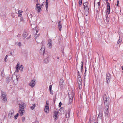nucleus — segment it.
<instances>
[{
	"mask_svg": "<svg viewBox=\"0 0 123 123\" xmlns=\"http://www.w3.org/2000/svg\"><path fill=\"white\" fill-rule=\"evenodd\" d=\"M103 99L104 101L105 108L103 109L104 113L105 114V115L107 116L109 113L108 109L110 105V100L109 96L107 92L105 94L103 95Z\"/></svg>",
	"mask_w": 123,
	"mask_h": 123,
	"instance_id": "obj_1",
	"label": "nucleus"
},
{
	"mask_svg": "<svg viewBox=\"0 0 123 123\" xmlns=\"http://www.w3.org/2000/svg\"><path fill=\"white\" fill-rule=\"evenodd\" d=\"M19 112L20 113V115L22 116L23 113L24 112V109L25 107L26 104L24 102H21V103L19 104Z\"/></svg>",
	"mask_w": 123,
	"mask_h": 123,
	"instance_id": "obj_2",
	"label": "nucleus"
},
{
	"mask_svg": "<svg viewBox=\"0 0 123 123\" xmlns=\"http://www.w3.org/2000/svg\"><path fill=\"white\" fill-rule=\"evenodd\" d=\"M1 94V99H2L4 101H7V98L6 93L3 92L2 91Z\"/></svg>",
	"mask_w": 123,
	"mask_h": 123,
	"instance_id": "obj_3",
	"label": "nucleus"
},
{
	"mask_svg": "<svg viewBox=\"0 0 123 123\" xmlns=\"http://www.w3.org/2000/svg\"><path fill=\"white\" fill-rule=\"evenodd\" d=\"M37 2V3L36 4V8L37 11L39 13L41 10L42 6L43 5V4L40 5V4H38V1Z\"/></svg>",
	"mask_w": 123,
	"mask_h": 123,
	"instance_id": "obj_4",
	"label": "nucleus"
},
{
	"mask_svg": "<svg viewBox=\"0 0 123 123\" xmlns=\"http://www.w3.org/2000/svg\"><path fill=\"white\" fill-rule=\"evenodd\" d=\"M89 3L87 2H86L84 3L83 6L84 9L85 10L87 11V12H88V10H89L88 5Z\"/></svg>",
	"mask_w": 123,
	"mask_h": 123,
	"instance_id": "obj_5",
	"label": "nucleus"
},
{
	"mask_svg": "<svg viewBox=\"0 0 123 123\" xmlns=\"http://www.w3.org/2000/svg\"><path fill=\"white\" fill-rule=\"evenodd\" d=\"M111 79L110 74L109 73H107L106 74V83L108 84L110 82Z\"/></svg>",
	"mask_w": 123,
	"mask_h": 123,
	"instance_id": "obj_6",
	"label": "nucleus"
},
{
	"mask_svg": "<svg viewBox=\"0 0 123 123\" xmlns=\"http://www.w3.org/2000/svg\"><path fill=\"white\" fill-rule=\"evenodd\" d=\"M36 82L34 79H33L31 81L30 83L29 84V85L32 88L34 87L35 84Z\"/></svg>",
	"mask_w": 123,
	"mask_h": 123,
	"instance_id": "obj_7",
	"label": "nucleus"
},
{
	"mask_svg": "<svg viewBox=\"0 0 123 123\" xmlns=\"http://www.w3.org/2000/svg\"><path fill=\"white\" fill-rule=\"evenodd\" d=\"M52 40L50 39L48 40L47 45L49 48L51 49L52 48Z\"/></svg>",
	"mask_w": 123,
	"mask_h": 123,
	"instance_id": "obj_8",
	"label": "nucleus"
},
{
	"mask_svg": "<svg viewBox=\"0 0 123 123\" xmlns=\"http://www.w3.org/2000/svg\"><path fill=\"white\" fill-rule=\"evenodd\" d=\"M110 5L109 3H108V4L107 5V8L106 10V14L107 15V14H110Z\"/></svg>",
	"mask_w": 123,
	"mask_h": 123,
	"instance_id": "obj_9",
	"label": "nucleus"
},
{
	"mask_svg": "<svg viewBox=\"0 0 123 123\" xmlns=\"http://www.w3.org/2000/svg\"><path fill=\"white\" fill-rule=\"evenodd\" d=\"M14 113V111L13 109H11L9 112L8 114V117L11 118L12 117V115Z\"/></svg>",
	"mask_w": 123,
	"mask_h": 123,
	"instance_id": "obj_10",
	"label": "nucleus"
},
{
	"mask_svg": "<svg viewBox=\"0 0 123 123\" xmlns=\"http://www.w3.org/2000/svg\"><path fill=\"white\" fill-rule=\"evenodd\" d=\"M58 26L59 30L61 31L62 30V24H61V22L59 20V21L58 23Z\"/></svg>",
	"mask_w": 123,
	"mask_h": 123,
	"instance_id": "obj_11",
	"label": "nucleus"
},
{
	"mask_svg": "<svg viewBox=\"0 0 123 123\" xmlns=\"http://www.w3.org/2000/svg\"><path fill=\"white\" fill-rule=\"evenodd\" d=\"M45 47L44 45H42L41 49L40 51V53H42L43 52V53H45Z\"/></svg>",
	"mask_w": 123,
	"mask_h": 123,
	"instance_id": "obj_12",
	"label": "nucleus"
},
{
	"mask_svg": "<svg viewBox=\"0 0 123 123\" xmlns=\"http://www.w3.org/2000/svg\"><path fill=\"white\" fill-rule=\"evenodd\" d=\"M64 82V80L62 79H60L59 82V85L61 87H62L63 86V83Z\"/></svg>",
	"mask_w": 123,
	"mask_h": 123,
	"instance_id": "obj_13",
	"label": "nucleus"
},
{
	"mask_svg": "<svg viewBox=\"0 0 123 123\" xmlns=\"http://www.w3.org/2000/svg\"><path fill=\"white\" fill-rule=\"evenodd\" d=\"M43 55L44 57H46V58H49L50 57V54L49 52H47L46 53L45 52L43 53Z\"/></svg>",
	"mask_w": 123,
	"mask_h": 123,
	"instance_id": "obj_14",
	"label": "nucleus"
},
{
	"mask_svg": "<svg viewBox=\"0 0 123 123\" xmlns=\"http://www.w3.org/2000/svg\"><path fill=\"white\" fill-rule=\"evenodd\" d=\"M49 58H45L44 61V63L45 64H47L49 62Z\"/></svg>",
	"mask_w": 123,
	"mask_h": 123,
	"instance_id": "obj_15",
	"label": "nucleus"
},
{
	"mask_svg": "<svg viewBox=\"0 0 123 123\" xmlns=\"http://www.w3.org/2000/svg\"><path fill=\"white\" fill-rule=\"evenodd\" d=\"M28 35V33L26 31H25L24 32L22 36L25 38Z\"/></svg>",
	"mask_w": 123,
	"mask_h": 123,
	"instance_id": "obj_16",
	"label": "nucleus"
},
{
	"mask_svg": "<svg viewBox=\"0 0 123 123\" xmlns=\"http://www.w3.org/2000/svg\"><path fill=\"white\" fill-rule=\"evenodd\" d=\"M58 115V112L56 111H55L54 112V117H55V119H57V117Z\"/></svg>",
	"mask_w": 123,
	"mask_h": 123,
	"instance_id": "obj_17",
	"label": "nucleus"
},
{
	"mask_svg": "<svg viewBox=\"0 0 123 123\" xmlns=\"http://www.w3.org/2000/svg\"><path fill=\"white\" fill-rule=\"evenodd\" d=\"M102 113H100V112H99V115H98V117H97V120H98V119L99 118L102 119Z\"/></svg>",
	"mask_w": 123,
	"mask_h": 123,
	"instance_id": "obj_18",
	"label": "nucleus"
},
{
	"mask_svg": "<svg viewBox=\"0 0 123 123\" xmlns=\"http://www.w3.org/2000/svg\"><path fill=\"white\" fill-rule=\"evenodd\" d=\"M89 122L90 123H96L95 122V121L94 118H91L89 121Z\"/></svg>",
	"mask_w": 123,
	"mask_h": 123,
	"instance_id": "obj_19",
	"label": "nucleus"
},
{
	"mask_svg": "<svg viewBox=\"0 0 123 123\" xmlns=\"http://www.w3.org/2000/svg\"><path fill=\"white\" fill-rule=\"evenodd\" d=\"M23 11L21 10H19L18 11V16L19 17H21L22 15V13Z\"/></svg>",
	"mask_w": 123,
	"mask_h": 123,
	"instance_id": "obj_20",
	"label": "nucleus"
},
{
	"mask_svg": "<svg viewBox=\"0 0 123 123\" xmlns=\"http://www.w3.org/2000/svg\"><path fill=\"white\" fill-rule=\"evenodd\" d=\"M81 78L80 76H78V82H81Z\"/></svg>",
	"mask_w": 123,
	"mask_h": 123,
	"instance_id": "obj_21",
	"label": "nucleus"
},
{
	"mask_svg": "<svg viewBox=\"0 0 123 123\" xmlns=\"http://www.w3.org/2000/svg\"><path fill=\"white\" fill-rule=\"evenodd\" d=\"M72 99L73 97H70L69 96V103H70L72 101Z\"/></svg>",
	"mask_w": 123,
	"mask_h": 123,
	"instance_id": "obj_22",
	"label": "nucleus"
},
{
	"mask_svg": "<svg viewBox=\"0 0 123 123\" xmlns=\"http://www.w3.org/2000/svg\"><path fill=\"white\" fill-rule=\"evenodd\" d=\"M48 0H46V1L45 6H46V9L48 7Z\"/></svg>",
	"mask_w": 123,
	"mask_h": 123,
	"instance_id": "obj_23",
	"label": "nucleus"
},
{
	"mask_svg": "<svg viewBox=\"0 0 123 123\" xmlns=\"http://www.w3.org/2000/svg\"><path fill=\"white\" fill-rule=\"evenodd\" d=\"M36 106V104H34L33 106H32L31 107V109L32 110L33 109L35 108Z\"/></svg>",
	"mask_w": 123,
	"mask_h": 123,
	"instance_id": "obj_24",
	"label": "nucleus"
},
{
	"mask_svg": "<svg viewBox=\"0 0 123 123\" xmlns=\"http://www.w3.org/2000/svg\"><path fill=\"white\" fill-rule=\"evenodd\" d=\"M81 72H82V70L83 68V63L82 61L81 62Z\"/></svg>",
	"mask_w": 123,
	"mask_h": 123,
	"instance_id": "obj_25",
	"label": "nucleus"
},
{
	"mask_svg": "<svg viewBox=\"0 0 123 123\" xmlns=\"http://www.w3.org/2000/svg\"><path fill=\"white\" fill-rule=\"evenodd\" d=\"M105 16L106 17V21L107 22H109V18H108V15H107V14H106L105 15Z\"/></svg>",
	"mask_w": 123,
	"mask_h": 123,
	"instance_id": "obj_26",
	"label": "nucleus"
},
{
	"mask_svg": "<svg viewBox=\"0 0 123 123\" xmlns=\"http://www.w3.org/2000/svg\"><path fill=\"white\" fill-rule=\"evenodd\" d=\"M19 115V114L18 113H17L16 114V115L14 116V118L15 119H16L18 117V116Z\"/></svg>",
	"mask_w": 123,
	"mask_h": 123,
	"instance_id": "obj_27",
	"label": "nucleus"
},
{
	"mask_svg": "<svg viewBox=\"0 0 123 123\" xmlns=\"http://www.w3.org/2000/svg\"><path fill=\"white\" fill-rule=\"evenodd\" d=\"M10 80V79L9 78H7L6 79V82L7 83H9Z\"/></svg>",
	"mask_w": 123,
	"mask_h": 123,
	"instance_id": "obj_28",
	"label": "nucleus"
},
{
	"mask_svg": "<svg viewBox=\"0 0 123 123\" xmlns=\"http://www.w3.org/2000/svg\"><path fill=\"white\" fill-rule=\"evenodd\" d=\"M20 22H25V21L23 19V18L22 17H21L20 18Z\"/></svg>",
	"mask_w": 123,
	"mask_h": 123,
	"instance_id": "obj_29",
	"label": "nucleus"
},
{
	"mask_svg": "<svg viewBox=\"0 0 123 123\" xmlns=\"http://www.w3.org/2000/svg\"><path fill=\"white\" fill-rule=\"evenodd\" d=\"M20 69V68H19V67H18V69H17V67H16V71H15V72H18L19 70Z\"/></svg>",
	"mask_w": 123,
	"mask_h": 123,
	"instance_id": "obj_30",
	"label": "nucleus"
},
{
	"mask_svg": "<svg viewBox=\"0 0 123 123\" xmlns=\"http://www.w3.org/2000/svg\"><path fill=\"white\" fill-rule=\"evenodd\" d=\"M19 68L20 69H23V67L22 65H21L19 66Z\"/></svg>",
	"mask_w": 123,
	"mask_h": 123,
	"instance_id": "obj_31",
	"label": "nucleus"
},
{
	"mask_svg": "<svg viewBox=\"0 0 123 123\" xmlns=\"http://www.w3.org/2000/svg\"><path fill=\"white\" fill-rule=\"evenodd\" d=\"M1 76L2 77H3L4 75L3 71H2L1 72Z\"/></svg>",
	"mask_w": 123,
	"mask_h": 123,
	"instance_id": "obj_32",
	"label": "nucleus"
},
{
	"mask_svg": "<svg viewBox=\"0 0 123 123\" xmlns=\"http://www.w3.org/2000/svg\"><path fill=\"white\" fill-rule=\"evenodd\" d=\"M44 111L46 113H49V110H46L44 109Z\"/></svg>",
	"mask_w": 123,
	"mask_h": 123,
	"instance_id": "obj_33",
	"label": "nucleus"
},
{
	"mask_svg": "<svg viewBox=\"0 0 123 123\" xmlns=\"http://www.w3.org/2000/svg\"><path fill=\"white\" fill-rule=\"evenodd\" d=\"M82 0H80L79 3V5H81L82 3Z\"/></svg>",
	"mask_w": 123,
	"mask_h": 123,
	"instance_id": "obj_34",
	"label": "nucleus"
},
{
	"mask_svg": "<svg viewBox=\"0 0 123 123\" xmlns=\"http://www.w3.org/2000/svg\"><path fill=\"white\" fill-rule=\"evenodd\" d=\"M44 109H46V110H49V106H45Z\"/></svg>",
	"mask_w": 123,
	"mask_h": 123,
	"instance_id": "obj_35",
	"label": "nucleus"
},
{
	"mask_svg": "<svg viewBox=\"0 0 123 123\" xmlns=\"http://www.w3.org/2000/svg\"><path fill=\"white\" fill-rule=\"evenodd\" d=\"M19 63H18L16 66V67H17V69H18V67H19Z\"/></svg>",
	"mask_w": 123,
	"mask_h": 123,
	"instance_id": "obj_36",
	"label": "nucleus"
},
{
	"mask_svg": "<svg viewBox=\"0 0 123 123\" xmlns=\"http://www.w3.org/2000/svg\"><path fill=\"white\" fill-rule=\"evenodd\" d=\"M78 86L79 87V89H80L81 88H82V85H79Z\"/></svg>",
	"mask_w": 123,
	"mask_h": 123,
	"instance_id": "obj_37",
	"label": "nucleus"
},
{
	"mask_svg": "<svg viewBox=\"0 0 123 123\" xmlns=\"http://www.w3.org/2000/svg\"><path fill=\"white\" fill-rule=\"evenodd\" d=\"M62 105V103L61 102H59V103L58 106L59 107H60Z\"/></svg>",
	"mask_w": 123,
	"mask_h": 123,
	"instance_id": "obj_38",
	"label": "nucleus"
},
{
	"mask_svg": "<svg viewBox=\"0 0 123 123\" xmlns=\"http://www.w3.org/2000/svg\"><path fill=\"white\" fill-rule=\"evenodd\" d=\"M119 4V1H117V4H116V6H118L119 5H118Z\"/></svg>",
	"mask_w": 123,
	"mask_h": 123,
	"instance_id": "obj_39",
	"label": "nucleus"
},
{
	"mask_svg": "<svg viewBox=\"0 0 123 123\" xmlns=\"http://www.w3.org/2000/svg\"><path fill=\"white\" fill-rule=\"evenodd\" d=\"M50 90V93L52 94H53V91L52 90Z\"/></svg>",
	"mask_w": 123,
	"mask_h": 123,
	"instance_id": "obj_40",
	"label": "nucleus"
},
{
	"mask_svg": "<svg viewBox=\"0 0 123 123\" xmlns=\"http://www.w3.org/2000/svg\"><path fill=\"white\" fill-rule=\"evenodd\" d=\"M25 117H22V122H24L25 120Z\"/></svg>",
	"mask_w": 123,
	"mask_h": 123,
	"instance_id": "obj_41",
	"label": "nucleus"
},
{
	"mask_svg": "<svg viewBox=\"0 0 123 123\" xmlns=\"http://www.w3.org/2000/svg\"><path fill=\"white\" fill-rule=\"evenodd\" d=\"M52 85H50L49 86V90H52Z\"/></svg>",
	"mask_w": 123,
	"mask_h": 123,
	"instance_id": "obj_42",
	"label": "nucleus"
},
{
	"mask_svg": "<svg viewBox=\"0 0 123 123\" xmlns=\"http://www.w3.org/2000/svg\"><path fill=\"white\" fill-rule=\"evenodd\" d=\"M8 56V55H6V56L5 57V58H4V60L6 61V60L7 59V57Z\"/></svg>",
	"mask_w": 123,
	"mask_h": 123,
	"instance_id": "obj_43",
	"label": "nucleus"
},
{
	"mask_svg": "<svg viewBox=\"0 0 123 123\" xmlns=\"http://www.w3.org/2000/svg\"><path fill=\"white\" fill-rule=\"evenodd\" d=\"M18 45L19 46H21V42H19L18 43Z\"/></svg>",
	"mask_w": 123,
	"mask_h": 123,
	"instance_id": "obj_44",
	"label": "nucleus"
},
{
	"mask_svg": "<svg viewBox=\"0 0 123 123\" xmlns=\"http://www.w3.org/2000/svg\"><path fill=\"white\" fill-rule=\"evenodd\" d=\"M31 37V35H30V36H29V37H28L26 38V39H30Z\"/></svg>",
	"mask_w": 123,
	"mask_h": 123,
	"instance_id": "obj_45",
	"label": "nucleus"
},
{
	"mask_svg": "<svg viewBox=\"0 0 123 123\" xmlns=\"http://www.w3.org/2000/svg\"><path fill=\"white\" fill-rule=\"evenodd\" d=\"M78 85H82L81 82H78Z\"/></svg>",
	"mask_w": 123,
	"mask_h": 123,
	"instance_id": "obj_46",
	"label": "nucleus"
},
{
	"mask_svg": "<svg viewBox=\"0 0 123 123\" xmlns=\"http://www.w3.org/2000/svg\"><path fill=\"white\" fill-rule=\"evenodd\" d=\"M96 1L97 2V3L100 2V0H96Z\"/></svg>",
	"mask_w": 123,
	"mask_h": 123,
	"instance_id": "obj_47",
	"label": "nucleus"
},
{
	"mask_svg": "<svg viewBox=\"0 0 123 123\" xmlns=\"http://www.w3.org/2000/svg\"><path fill=\"white\" fill-rule=\"evenodd\" d=\"M77 71H78V76H80V74L79 71H78V70H77Z\"/></svg>",
	"mask_w": 123,
	"mask_h": 123,
	"instance_id": "obj_48",
	"label": "nucleus"
},
{
	"mask_svg": "<svg viewBox=\"0 0 123 123\" xmlns=\"http://www.w3.org/2000/svg\"><path fill=\"white\" fill-rule=\"evenodd\" d=\"M49 106V104L48 103H47V102H46V106Z\"/></svg>",
	"mask_w": 123,
	"mask_h": 123,
	"instance_id": "obj_49",
	"label": "nucleus"
},
{
	"mask_svg": "<svg viewBox=\"0 0 123 123\" xmlns=\"http://www.w3.org/2000/svg\"><path fill=\"white\" fill-rule=\"evenodd\" d=\"M100 2L97 3V4L98 5V7H99Z\"/></svg>",
	"mask_w": 123,
	"mask_h": 123,
	"instance_id": "obj_50",
	"label": "nucleus"
},
{
	"mask_svg": "<svg viewBox=\"0 0 123 123\" xmlns=\"http://www.w3.org/2000/svg\"><path fill=\"white\" fill-rule=\"evenodd\" d=\"M87 71V69L86 68V67H85V73H86V71Z\"/></svg>",
	"mask_w": 123,
	"mask_h": 123,
	"instance_id": "obj_51",
	"label": "nucleus"
},
{
	"mask_svg": "<svg viewBox=\"0 0 123 123\" xmlns=\"http://www.w3.org/2000/svg\"><path fill=\"white\" fill-rule=\"evenodd\" d=\"M21 36V34H18V35H17V36L18 37H20Z\"/></svg>",
	"mask_w": 123,
	"mask_h": 123,
	"instance_id": "obj_52",
	"label": "nucleus"
},
{
	"mask_svg": "<svg viewBox=\"0 0 123 123\" xmlns=\"http://www.w3.org/2000/svg\"><path fill=\"white\" fill-rule=\"evenodd\" d=\"M80 31L82 33H84V31H83V30H82L81 29L80 30Z\"/></svg>",
	"mask_w": 123,
	"mask_h": 123,
	"instance_id": "obj_53",
	"label": "nucleus"
},
{
	"mask_svg": "<svg viewBox=\"0 0 123 123\" xmlns=\"http://www.w3.org/2000/svg\"><path fill=\"white\" fill-rule=\"evenodd\" d=\"M104 0L106 1V3L107 4V5L108 4V3H109L108 2V0Z\"/></svg>",
	"mask_w": 123,
	"mask_h": 123,
	"instance_id": "obj_54",
	"label": "nucleus"
},
{
	"mask_svg": "<svg viewBox=\"0 0 123 123\" xmlns=\"http://www.w3.org/2000/svg\"><path fill=\"white\" fill-rule=\"evenodd\" d=\"M61 50H62V53H63L64 52L63 49H62Z\"/></svg>",
	"mask_w": 123,
	"mask_h": 123,
	"instance_id": "obj_55",
	"label": "nucleus"
},
{
	"mask_svg": "<svg viewBox=\"0 0 123 123\" xmlns=\"http://www.w3.org/2000/svg\"><path fill=\"white\" fill-rule=\"evenodd\" d=\"M86 73H85H85H84V77H85V76H86Z\"/></svg>",
	"mask_w": 123,
	"mask_h": 123,
	"instance_id": "obj_56",
	"label": "nucleus"
},
{
	"mask_svg": "<svg viewBox=\"0 0 123 123\" xmlns=\"http://www.w3.org/2000/svg\"><path fill=\"white\" fill-rule=\"evenodd\" d=\"M121 41H119V39L118 41L117 42V43H118L119 44V43H120Z\"/></svg>",
	"mask_w": 123,
	"mask_h": 123,
	"instance_id": "obj_57",
	"label": "nucleus"
},
{
	"mask_svg": "<svg viewBox=\"0 0 123 123\" xmlns=\"http://www.w3.org/2000/svg\"><path fill=\"white\" fill-rule=\"evenodd\" d=\"M38 32V31H37V30H36V34H37V33Z\"/></svg>",
	"mask_w": 123,
	"mask_h": 123,
	"instance_id": "obj_58",
	"label": "nucleus"
},
{
	"mask_svg": "<svg viewBox=\"0 0 123 123\" xmlns=\"http://www.w3.org/2000/svg\"><path fill=\"white\" fill-rule=\"evenodd\" d=\"M121 68H122V69L123 70V66H122Z\"/></svg>",
	"mask_w": 123,
	"mask_h": 123,
	"instance_id": "obj_59",
	"label": "nucleus"
},
{
	"mask_svg": "<svg viewBox=\"0 0 123 123\" xmlns=\"http://www.w3.org/2000/svg\"><path fill=\"white\" fill-rule=\"evenodd\" d=\"M57 59H59V57H57Z\"/></svg>",
	"mask_w": 123,
	"mask_h": 123,
	"instance_id": "obj_60",
	"label": "nucleus"
},
{
	"mask_svg": "<svg viewBox=\"0 0 123 123\" xmlns=\"http://www.w3.org/2000/svg\"><path fill=\"white\" fill-rule=\"evenodd\" d=\"M21 72H22V71H23V69H21Z\"/></svg>",
	"mask_w": 123,
	"mask_h": 123,
	"instance_id": "obj_61",
	"label": "nucleus"
},
{
	"mask_svg": "<svg viewBox=\"0 0 123 123\" xmlns=\"http://www.w3.org/2000/svg\"><path fill=\"white\" fill-rule=\"evenodd\" d=\"M0 123H2L1 121H0Z\"/></svg>",
	"mask_w": 123,
	"mask_h": 123,
	"instance_id": "obj_62",
	"label": "nucleus"
},
{
	"mask_svg": "<svg viewBox=\"0 0 123 123\" xmlns=\"http://www.w3.org/2000/svg\"><path fill=\"white\" fill-rule=\"evenodd\" d=\"M12 55V53H10V55Z\"/></svg>",
	"mask_w": 123,
	"mask_h": 123,
	"instance_id": "obj_63",
	"label": "nucleus"
},
{
	"mask_svg": "<svg viewBox=\"0 0 123 123\" xmlns=\"http://www.w3.org/2000/svg\"><path fill=\"white\" fill-rule=\"evenodd\" d=\"M68 115L69 116V113H68Z\"/></svg>",
	"mask_w": 123,
	"mask_h": 123,
	"instance_id": "obj_64",
	"label": "nucleus"
}]
</instances>
